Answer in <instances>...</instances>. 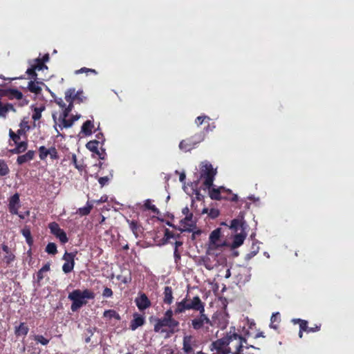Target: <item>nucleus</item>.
<instances>
[{"mask_svg": "<svg viewBox=\"0 0 354 354\" xmlns=\"http://www.w3.org/2000/svg\"><path fill=\"white\" fill-rule=\"evenodd\" d=\"M35 154V151L29 150L25 154L19 156L17 157V163L19 165L26 163L34 159Z\"/></svg>", "mask_w": 354, "mask_h": 354, "instance_id": "nucleus-15", "label": "nucleus"}, {"mask_svg": "<svg viewBox=\"0 0 354 354\" xmlns=\"http://www.w3.org/2000/svg\"><path fill=\"white\" fill-rule=\"evenodd\" d=\"M85 97L83 96V91H75L74 88H69L65 92V100L66 101H74L77 100L79 103L83 102L85 100Z\"/></svg>", "mask_w": 354, "mask_h": 354, "instance_id": "nucleus-10", "label": "nucleus"}, {"mask_svg": "<svg viewBox=\"0 0 354 354\" xmlns=\"http://www.w3.org/2000/svg\"><path fill=\"white\" fill-rule=\"evenodd\" d=\"M29 328L25 322H21L15 327V334L17 337H26L28 333Z\"/></svg>", "mask_w": 354, "mask_h": 354, "instance_id": "nucleus-18", "label": "nucleus"}, {"mask_svg": "<svg viewBox=\"0 0 354 354\" xmlns=\"http://www.w3.org/2000/svg\"><path fill=\"white\" fill-rule=\"evenodd\" d=\"M19 202V195L18 193L15 194L10 198L8 209L10 214H18V209L20 207Z\"/></svg>", "mask_w": 354, "mask_h": 354, "instance_id": "nucleus-13", "label": "nucleus"}, {"mask_svg": "<svg viewBox=\"0 0 354 354\" xmlns=\"http://www.w3.org/2000/svg\"><path fill=\"white\" fill-rule=\"evenodd\" d=\"M15 111V109L12 104L7 103L6 104H1L0 106V117L1 118H6L7 113L10 111Z\"/></svg>", "mask_w": 354, "mask_h": 354, "instance_id": "nucleus-25", "label": "nucleus"}, {"mask_svg": "<svg viewBox=\"0 0 354 354\" xmlns=\"http://www.w3.org/2000/svg\"><path fill=\"white\" fill-rule=\"evenodd\" d=\"M75 120L73 118V116L71 115L69 119H66V121H64V123L61 127V129H63L64 128L67 129L71 127L73 124L75 123Z\"/></svg>", "mask_w": 354, "mask_h": 354, "instance_id": "nucleus-46", "label": "nucleus"}, {"mask_svg": "<svg viewBox=\"0 0 354 354\" xmlns=\"http://www.w3.org/2000/svg\"><path fill=\"white\" fill-rule=\"evenodd\" d=\"M33 62L34 63L31 65L32 66H35V68L37 71H41L44 68H47V66H46V64L44 63H43L42 61H41V59L39 57L34 59Z\"/></svg>", "mask_w": 354, "mask_h": 354, "instance_id": "nucleus-37", "label": "nucleus"}, {"mask_svg": "<svg viewBox=\"0 0 354 354\" xmlns=\"http://www.w3.org/2000/svg\"><path fill=\"white\" fill-rule=\"evenodd\" d=\"M6 94L5 97H8L10 100L17 99L21 100L23 94L21 91L15 88H3Z\"/></svg>", "mask_w": 354, "mask_h": 354, "instance_id": "nucleus-17", "label": "nucleus"}, {"mask_svg": "<svg viewBox=\"0 0 354 354\" xmlns=\"http://www.w3.org/2000/svg\"><path fill=\"white\" fill-rule=\"evenodd\" d=\"M95 328H88L86 329L85 342L89 343L91 342V337L93 335Z\"/></svg>", "mask_w": 354, "mask_h": 354, "instance_id": "nucleus-47", "label": "nucleus"}, {"mask_svg": "<svg viewBox=\"0 0 354 354\" xmlns=\"http://www.w3.org/2000/svg\"><path fill=\"white\" fill-rule=\"evenodd\" d=\"M136 306L140 311H144L151 306V302L147 295L140 292L135 299Z\"/></svg>", "mask_w": 354, "mask_h": 354, "instance_id": "nucleus-9", "label": "nucleus"}, {"mask_svg": "<svg viewBox=\"0 0 354 354\" xmlns=\"http://www.w3.org/2000/svg\"><path fill=\"white\" fill-rule=\"evenodd\" d=\"M68 298L72 301L71 306V310L75 312L86 304V299H93L95 298V294L89 289H85L83 291L77 289L70 292Z\"/></svg>", "mask_w": 354, "mask_h": 354, "instance_id": "nucleus-2", "label": "nucleus"}, {"mask_svg": "<svg viewBox=\"0 0 354 354\" xmlns=\"http://www.w3.org/2000/svg\"><path fill=\"white\" fill-rule=\"evenodd\" d=\"M187 301H188L187 295L181 301L176 303V308L174 310V313L180 314L184 313L185 310H188Z\"/></svg>", "mask_w": 354, "mask_h": 354, "instance_id": "nucleus-22", "label": "nucleus"}, {"mask_svg": "<svg viewBox=\"0 0 354 354\" xmlns=\"http://www.w3.org/2000/svg\"><path fill=\"white\" fill-rule=\"evenodd\" d=\"M188 310H194L201 312L205 310V303H203L198 296H195L192 299H188L187 301Z\"/></svg>", "mask_w": 354, "mask_h": 354, "instance_id": "nucleus-12", "label": "nucleus"}, {"mask_svg": "<svg viewBox=\"0 0 354 354\" xmlns=\"http://www.w3.org/2000/svg\"><path fill=\"white\" fill-rule=\"evenodd\" d=\"M70 113L66 110V109H62V112L60 113L58 120L59 122V127L61 128V127L64 123V121L66 120L67 118L69 116Z\"/></svg>", "mask_w": 354, "mask_h": 354, "instance_id": "nucleus-36", "label": "nucleus"}, {"mask_svg": "<svg viewBox=\"0 0 354 354\" xmlns=\"http://www.w3.org/2000/svg\"><path fill=\"white\" fill-rule=\"evenodd\" d=\"M145 322V317L142 315L138 313H134L133 319L130 322V328L132 330H135L138 327L142 326Z\"/></svg>", "mask_w": 354, "mask_h": 354, "instance_id": "nucleus-14", "label": "nucleus"}, {"mask_svg": "<svg viewBox=\"0 0 354 354\" xmlns=\"http://www.w3.org/2000/svg\"><path fill=\"white\" fill-rule=\"evenodd\" d=\"M45 106H41L39 107H35L33 110V114L32 115V118L34 121L39 120L41 118V113L44 111Z\"/></svg>", "mask_w": 354, "mask_h": 354, "instance_id": "nucleus-31", "label": "nucleus"}, {"mask_svg": "<svg viewBox=\"0 0 354 354\" xmlns=\"http://www.w3.org/2000/svg\"><path fill=\"white\" fill-rule=\"evenodd\" d=\"M93 207V203H90L89 201H87L86 205L83 207H80L77 210V213L80 214L81 216H87L91 213Z\"/></svg>", "mask_w": 354, "mask_h": 354, "instance_id": "nucleus-26", "label": "nucleus"}, {"mask_svg": "<svg viewBox=\"0 0 354 354\" xmlns=\"http://www.w3.org/2000/svg\"><path fill=\"white\" fill-rule=\"evenodd\" d=\"M22 235L26 239L32 236L30 229L28 227H25L21 231Z\"/></svg>", "mask_w": 354, "mask_h": 354, "instance_id": "nucleus-59", "label": "nucleus"}, {"mask_svg": "<svg viewBox=\"0 0 354 354\" xmlns=\"http://www.w3.org/2000/svg\"><path fill=\"white\" fill-rule=\"evenodd\" d=\"M201 178L204 179L203 185L208 189L213 185L214 176L216 174V171L214 169L212 164L205 162L203 164L201 169Z\"/></svg>", "mask_w": 354, "mask_h": 354, "instance_id": "nucleus-6", "label": "nucleus"}, {"mask_svg": "<svg viewBox=\"0 0 354 354\" xmlns=\"http://www.w3.org/2000/svg\"><path fill=\"white\" fill-rule=\"evenodd\" d=\"M1 249L6 254L3 257V261L6 262L7 266H9L12 261H15V256L6 244L3 243L1 245Z\"/></svg>", "mask_w": 354, "mask_h": 354, "instance_id": "nucleus-16", "label": "nucleus"}, {"mask_svg": "<svg viewBox=\"0 0 354 354\" xmlns=\"http://www.w3.org/2000/svg\"><path fill=\"white\" fill-rule=\"evenodd\" d=\"M174 261L176 264L179 263L180 259H181V255L179 252L178 250L176 248H174Z\"/></svg>", "mask_w": 354, "mask_h": 354, "instance_id": "nucleus-60", "label": "nucleus"}, {"mask_svg": "<svg viewBox=\"0 0 354 354\" xmlns=\"http://www.w3.org/2000/svg\"><path fill=\"white\" fill-rule=\"evenodd\" d=\"M205 120L208 122L210 120V118L206 115H201L196 118L195 123L197 126L201 125Z\"/></svg>", "mask_w": 354, "mask_h": 354, "instance_id": "nucleus-49", "label": "nucleus"}, {"mask_svg": "<svg viewBox=\"0 0 354 354\" xmlns=\"http://www.w3.org/2000/svg\"><path fill=\"white\" fill-rule=\"evenodd\" d=\"M292 322L295 324H299V337L300 338H301L303 337V332H306L307 333L308 322L306 320L299 319V318L298 319H293L292 320Z\"/></svg>", "mask_w": 354, "mask_h": 354, "instance_id": "nucleus-21", "label": "nucleus"}, {"mask_svg": "<svg viewBox=\"0 0 354 354\" xmlns=\"http://www.w3.org/2000/svg\"><path fill=\"white\" fill-rule=\"evenodd\" d=\"M205 310L199 312V315L192 320V326L196 330H198L203 328L205 324L212 326V322L205 313Z\"/></svg>", "mask_w": 354, "mask_h": 354, "instance_id": "nucleus-7", "label": "nucleus"}, {"mask_svg": "<svg viewBox=\"0 0 354 354\" xmlns=\"http://www.w3.org/2000/svg\"><path fill=\"white\" fill-rule=\"evenodd\" d=\"M93 128L94 125L93 122L91 120H88L83 123L81 128V132L85 136H90L92 133V130Z\"/></svg>", "mask_w": 354, "mask_h": 354, "instance_id": "nucleus-23", "label": "nucleus"}, {"mask_svg": "<svg viewBox=\"0 0 354 354\" xmlns=\"http://www.w3.org/2000/svg\"><path fill=\"white\" fill-rule=\"evenodd\" d=\"M48 228L52 234L59 239L62 244H65L68 241L66 233L60 228L59 224L56 222H51L48 224Z\"/></svg>", "mask_w": 354, "mask_h": 354, "instance_id": "nucleus-8", "label": "nucleus"}, {"mask_svg": "<svg viewBox=\"0 0 354 354\" xmlns=\"http://www.w3.org/2000/svg\"><path fill=\"white\" fill-rule=\"evenodd\" d=\"M36 69L35 68V66H32L31 65V67L28 68L26 71V73L30 76L31 79H33L35 80L37 79V73H36Z\"/></svg>", "mask_w": 354, "mask_h": 354, "instance_id": "nucleus-50", "label": "nucleus"}, {"mask_svg": "<svg viewBox=\"0 0 354 354\" xmlns=\"http://www.w3.org/2000/svg\"><path fill=\"white\" fill-rule=\"evenodd\" d=\"M16 147L11 149L10 152L13 154H20L24 152L28 148V142L22 141L15 143Z\"/></svg>", "mask_w": 354, "mask_h": 354, "instance_id": "nucleus-20", "label": "nucleus"}, {"mask_svg": "<svg viewBox=\"0 0 354 354\" xmlns=\"http://www.w3.org/2000/svg\"><path fill=\"white\" fill-rule=\"evenodd\" d=\"M48 156H50L52 160L59 159L58 152L55 147L48 149Z\"/></svg>", "mask_w": 354, "mask_h": 354, "instance_id": "nucleus-44", "label": "nucleus"}, {"mask_svg": "<svg viewBox=\"0 0 354 354\" xmlns=\"http://www.w3.org/2000/svg\"><path fill=\"white\" fill-rule=\"evenodd\" d=\"M50 263H47L44 266H43V267L41 268H40L39 270V271L37 273V281H41L44 279V277L43 273L45 272L49 271L50 270Z\"/></svg>", "mask_w": 354, "mask_h": 354, "instance_id": "nucleus-32", "label": "nucleus"}, {"mask_svg": "<svg viewBox=\"0 0 354 354\" xmlns=\"http://www.w3.org/2000/svg\"><path fill=\"white\" fill-rule=\"evenodd\" d=\"M75 253L66 252L63 256V259L66 262H71L75 261Z\"/></svg>", "mask_w": 354, "mask_h": 354, "instance_id": "nucleus-48", "label": "nucleus"}, {"mask_svg": "<svg viewBox=\"0 0 354 354\" xmlns=\"http://www.w3.org/2000/svg\"><path fill=\"white\" fill-rule=\"evenodd\" d=\"M280 322V314L279 313H273L270 318V328H272L274 329H277L278 326L275 324L274 323H279Z\"/></svg>", "mask_w": 354, "mask_h": 354, "instance_id": "nucleus-34", "label": "nucleus"}, {"mask_svg": "<svg viewBox=\"0 0 354 354\" xmlns=\"http://www.w3.org/2000/svg\"><path fill=\"white\" fill-rule=\"evenodd\" d=\"M75 266V261H71V262H65L62 266V270L64 273L71 272Z\"/></svg>", "mask_w": 354, "mask_h": 354, "instance_id": "nucleus-38", "label": "nucleus"}, {"mask_svg": "<svg viewBox=\"0 0 354 354\" xmlns=\"http://www.w3.org/2000/svg\"><path fill=\"white\" fill-rule=\"evenodd\" d=\"M55 102L62 109H64L66 105V103L64 102L63 99L61 97L55 99Z\"/></svg>", "mask_w": 354, "mask_h": 354, "instance_id": "nucleus-61", "label": "nucleus"}, {"mask_svg": "<svg viewBox=\"0 0 354 354\" xmlns=\"http://www.w3.org/2000/svg\"><path fill=\"white\" fill-rule=\"evenodd\" d=\"M174 313L171 309H168L164 314L163 317L168 319L171 321H176L174 317Z\"/></svg>", "mask_w": 354, "mask_h": 354, "instance_id": "nucleus-54", "label": "nucleus"}, {"mask_svg": "<svg viewBox=\"0 0 354 354\" xmlns=\"http://www.w3.org/2000/svg\"><path fill=\"white\" fill-rule=\"evenodd\" d=\"M205 134L203 131L195 133L193 136L183 140L179 143L180 150L187 152L194 149L198 144L203 142L205 139Z\"/></svg>", "mask_w": 354, "mask_h": 354, "instance_id": "nucleus-4", "label": "nucleus"}, {"mask_svg": "<svg viewBox=\"0 0 354 354\" xmlns=\"http://www.w3.org/2000/svg\"><path fill=\"white\" fill-rule=\"evenodd\" d=\"M28 90L33 93L39 94L41 91V88L39 86V82L35 81H30L28 84Z\"/></svg>", "mask_w": 354, "mask_h": 354, "instance_id": "nucleus-28", "label": "nucleus"}, {"mask_svg": "<svg viewBox=\"0 0 354 354\" xmlns=\"http://www.w3.org/2000/svg\"><path fill=\"white\" fill-rule=\"evenodd\" d=\"M173 290L171 287L165 286L163 292V302L169 305L173 302Z\"/></svg>", "mask_w": 354, "mask_h": 354, "instance_id": "nucleus-19", "label": "nucleus"}, {"mask_svg": "<svg viewBox=\"0 0 354 354\" xmlns=\"http://www.w3.org/2000/svg\"><path fill=\"white\" fill-rule=\"evenodd\" d=\"M66 102H68V104L66 105L64 109H66V110H68V111L69 113H71L74 107L73 102H72V101H66Z\"/></svg>", "mask_w": 354, "mask_h": 354, "instance_id": "nucleus-64", "label": "nucleus"}, {"mask_svg": "<svg viewBox=\"0 0 354 354\" xmlns=\"http://www.w3.org/2000/svg\"><path fill=\"white\" fill-rule=\"evenodd\" d=\"M46 252L49 254L55 255L57 253V245L55 243H49L46 247Z\"/></svg>", "mask_w": 354, "mask_h": 354, "instance_id": "nucleus-39", "label": "nucleus"}, {"mask_svg": "<svg viewBox=\"0 0 354 354\" xmlns=\"http://www.w3.org/2000/svg\"><path fill=\"white\" fill-rule=\"evenodd\" d=\"M180 234H175L173 232H171L169 229H165V242H167L170 239H180Z\"/></svg>", "mask_w": 354, "mask_h": 354, "instance_id": "nucleus-35", "label": "nucleus"}, {"mask_svg": "<svg viewBox=\"0 0 354 354\" xmlns=\"http://www.w3.org/2000/svg\"><path fill=\"white\" fill-rule=\"evenodd\" d=\"M219 214H220L219 210L217 209H215V208L210 209L208 212V216L211 218H216L219 216Z\"/></svg>", "mask_w": 354, "mask_h": 354, "instance_id": "nucleus-52", "label": "nucleus"}, {"mask_svg": "<svg viewBox=\"0 0 354 354\" xmlns=\"http://www.w3.org/2000/svg\"><path fill=\"white\" fill-rule=\"evenodd\" d=\"M99 158L101 160H104L106 156V153L105 151V149H102L101 151L98 150V153H96Z\"/></svg>", "mask_w": 354, "mask_h": 354, "instance_id": "nucleus-63", "label": "nucleus"}, {"mask_svg": "<svg viewBox=\"0 0 354 354\" xmlns=\"http://www.w3.org/2000/svg\"><path fill=\"white\" fill-rule=\"evenodd\" d=\"M321 324H315L314 326L313 327H308V326L307 325V333H315V332H317L320 330L321 328Z\"/></svg>", "mask_w": 354, "mask_h": 354, "instance_id": "nucleus-56", "label": "nucleus"}, {"mask_svg": "<svg viewBox=\"0 0 354 354\" xmlns=\"http://www.w3.org/2000/svg\"><path fill=\"white\" fill-rule=\"evenodd\" d=\"M239 225H240V221L238 219H233V220H232L229 227L230 229H232V230H234L235 231H236L238 230V227Z\"/></svg>", "mask_w": 354, "mask_h": 354, "instance_id": "nucleus-57", "label": "nucleus"}, {"mask_svg": "<svg viewBox=\"0 0 354 354\" xmlns=\"http://www.w3.org/2000/svg\"><path fill=\"white\" fill-rule=\"evenodd\" d=\"M127 223H129V227L133 234L138 237V231L140 230V225L136 221H130L127 219Z\"/></svg>", "mask_w": 354, "mask_h": 354, "instance_id": "nucleus-30", "label": "nucleus"}, {"mask_svg": "<svg viewBox=\"0 0 354 354\" xmlns=\"http://www.w3.org/2000/svg\"><path fill=\"white\" fill-rule=\"evenodd\" d=\"M221 235V228H216L214 230H213L210 235H209V242L212 244H216V243L220 239Z\"/></svg>", "mask_w": 354, "mask_h": 354, "instance_id": "nucleus-27", "label": "nucleus"}, {"mask_svg": "<svg viewBox=\"0 0 354 354\" xmlns=\"http://www.w3.org/2000/svg\"><path fill=\"white\" fill-rule=\"evenodd\" d=\"M109 180V179L107 176L100 177L98 179V182H99L100 185H101V187H103L108 183Z\"/></svg>", "mask_w": 354, "mask_h": 354, "instance_id": "nucleus-62", "label": "nucleus"}, {"mask_svg": "<svg viewBox=\"0 0 354 354\" xmlns=\"http://www.w3.org/2000/svg\"><path fill=\"white\" fill-rule=\"evenodd\" d=\"M259 249V248L257 244L252 243V251L246 255L247 259H250L254 257L258 253Z\"/></svg>", "mask_w": 354, "mask_h": 354, "instance_id": "nucleus-43", "label": "nucleus"}, {"mask_svg": "<svg viewBox=\"0 0 354 354\" xmlns=\"http://www.w3.org/2000/svg\"><path fill=\"white\" fill-rule=\"evenodd\" d=\"M178 321H171L162 317L157 319L153 330L159 333H167V336L169 337L178 330Z\"/></svg>", "mask_w": 354, "mask_h": 354, "instance_id": "nucleus-3", "label": "nucleus"}, {"mask_svg": "<svg viewBox=\"0 0 354 354\" xmlns=\"http://www.w3.org/2000/svg\"><path fill=\"white\" fill-rule=\"evenodd\" d=\"M117 278H118V280H120L121 282H122L124 284L129 283L131 281V279H132L131 274L130 272H129L128 275H126V276L118 275L117 277Z\"/></svg>", "mask_w": 354, "mask_h": 354, "instance_id": "nucleus-45", "label": "nucleus"}, {"mask_svg": "<svg viewBox=\"0 0 354 354\" xmlns=\"http://www.w3.org/2000/svg\"><path fill=\"white\" fill-rule=\"evenodd\" d=\"M0 166V176H5L10 172L9 167L5 160H3V163Z\"/></svg>", "mask_w": 354, "mask_h": 354, "instance_id": "nucleus-41", "label": "nucleus"}, {"mask_svg": "<svg viewBox=\"0 0 354 354\" xmlns=\"http://www.w3.org/2000/svg\"><path fill=\"white\" fill-rule=\"evenodd\" d=\"M113 294L112 290L108 287L104 288L102 292V296L105 298L111 297Z\"/></svg>", "mask_w": 354, "mask_h": 354, "instance_id": "nucleus-55", "label": "nucleus"}, {"mask_svg": "<svg viewBox=\"0 0 354 354\" xmlns=\"http://www.w3.org/2000/svg\"><path fill=\"white\" fill-rule=\"evenodd\" d=\"M34 339L35 341H36L37 343H40L41 344L44 345V346H46L47 345L48 343H49V339L45 338L43 335H35L34 336Z\"/></svg>", "mask_w": 354, "mask_h": 354, "instance_id": "nucleus-42", "label": "nucleus"}, {"mask_svg": "<svg viewBox=\"0 0 354 354\" xmlns=\"http://www.w3.org/2000/svg\"><path fill=\"white\" fill-rule=\"evenodd\" d=\"M72 163L73 164L75 167L76 169H77L79 171H82V166L80 165L77 163V156H76L75 154H73V156H72Z\"/></svg>", "mask_w": 354, "mask_h": 354, "instance_id": "nucleus-58", "label": "nucleus"}, {"mask_svg": "<svg viewBox=\"0 0 354 354\" xmlns=\"http://www.w3.org/2000/svg\"><path fill=\"white\" fill-rule=\"evenodd\" d=\"M48 156V149L46 148L44 146H41L39 148V156L40 160H44Z\"/></svg>", "mask_w": 354, "mask_h": 354, "instance_id": "nucleus-40", "label": "nucleus"}, {"mask_svg": "<svg viewBox=\"0 0 354 354\" xmlns=\"http://www.w3.org/2000/svg\"><path fill=\"white\" fill-rule=\"evenodd\" d=\"M233 330H235L234 328H233ZM234 341L236 342L234 344V347L236 348L234 354H241V352L243 347V344H246L245 346L246 349H249L250 348L259 349V348H256L252 345L248 346L247 339L245 337L238 335L234 331L232 332V330H230L225 337L217 339L212 344V350L215 349L216 351V354H228L230 353V348L228 347V346ZM247 354L251 353H248Z\"/></svg>", "mask_w": 354, "mask_h": 354, "instance_id": "nucleus-1", "label": "nucleus"}, {"mask_svg": "<svg viewBox=\"0 0 354 354\" xmlns=\"http://www.w3.org/2000/svg\"><path fill=\"white\" fill-rule=\"evenodd\" d=\"M100 143V140H91L86 143V147L89 151L95 153H98V147Z\"/></svg>", "mask_w": 354, "mask_h": 354, "instance_id": "nucleus-29", "label": "nucleus"}, {"mask_svg": "<svg viewBox=\"0 0 354 354\" xmlns=\"http://www.w3.org/2000/svg\"><path fill=\"white\" fill-rule=\"evenodd\" d=\"M209 197L212 200L221 201L227 200L230 201H237L238 196L232 193L230 189H227L223 187L218 188H212L209 192Z\"/></svg>", "mask_w": 354, "mask_h": 354, "instance_id": "nucleus-5", "label": "nucleus"}, {"mask_svg": "<svg viewBox=\"0 0 354 354\" xmlns=\"http://www.w3.org/2000/svg\"><path fill=\"white\" fill-rule=\"evenodd\" d=\"M103 315L104 317L109 318L110 319L112 318H115L117 320L120 319V315L114 310H106L104 312Z\"/></svg>", "mask_w": 354, "mask_h": 354, "instance_id": "nucleus-33", "label": "nucleus"}, {"mask_svg": "<svg viewBox=\"0 0 354 354\" xmlns=\"http://www.w3.org/2000/svg\"><path fill=\"white\" fill-rule=\"evenodd\" d=\"M9 136L12 140L15 143L19 142L20 137L19 135L16 134L12 129H10Z\"/></svg>", "mask_w": 354, "mask_h": 354, "instance_id": "nucleus-53", "label": "nucleus"}, {"mask_svg": "<svg viewBox=\"0 0 354 354\" xmlns=\"http://www.w3.org/2000/svg\"><path fill=\"white\" fill-rule=\"evenodd\" d=\"M82 73H86L87 75L88 73H93L94 75H96L97 73L95 69L88 68L86 67H83V68H80V70L76 71V72H75L76 74Z\"/></svg>", "mask_w": 354, "mask_h": 354, "instance_id": "nucleus-51", "label": "nucleus"}, {"mask_svg": "<svg viewBox=\"0 0 354 354\" xmlns=\"http://www.w3.org/2000/svg\"><path fill=\"white\" fill-rule=\"evenodd\" d=\"M245 239V234L243 233L236 234L233 239L232 247V248H237L241 246Z\"/></svg>", "mask_w": 354, "mask_h": 354, "instance_id": "nucleus-24", "label": "nucleus"}, {"mask_svg": "<svg viewBox=\"0 0 354 354\" xmlns=\"http://www.w3.org/2000/svg\"><path fill=\"white\" fill-rule=\"evenodd\" d=\"M196 346V341L192 335H185L183 340V350L187 354L194 353V347Z\"/></svg>", "mask_w": 354, "mask_h": 354, "instance_id": "nucleus-11", "label": "nucleus"}]
</instances>
